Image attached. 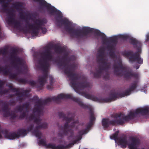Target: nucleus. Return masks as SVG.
Here are the masks:
<instances>
[{
    "instance_id": "3",
    "label": "nucleus",
    "mask_w": 149,
    "mask_h": 149,
    "mask_svg": "<svg viewBox=\"0 0 149 149\" xmlns=\"http://www.w3.org/2000/svg\"><path fill=\"white\" fill-rule=\"evenodd\" d=\"M53 48L52 44H49L43 47V50L38 54V62L40 64L41 69L42 71V75L39 76L38 82L40 85L37 87L42 88L46 83L48 76L50 62L53 61V56L51 50Z\"/></svg>"
},
{
    "instance_id": "39",
    "label": "nucleus",
    "mask_w": 149,
    "mask_h": 149,
    "mask_svg": "<svg viewBox=\"0 0 149 149\" xmlns=\"http://www.w3.org/2000/svg\"><path fill=\"white\" fill-rule=\"evenodd\" d=\"M114 130H116V129L115 128H114V129H113Z\"/></svg>"
},
{
    "instance_id": "10",
    "label": "nucleus",
    "mask_w": 149,
    "mask_h": 149,
    "mask_svg": "<svg viewBox=\"0 0 149 149\" xmlns=\"http://www.w3.org/2000/svg\"><path fill=\"white\" fill-rule=\"evenodd\" d=\"M95 32L97 36L101 37L102 42L103 44L107 42V48L109 51V54L112 57H113L115 55L114 52L113 51L115 49L118 38H120L124 40H126L127 38V36L123 35H121L119 37L115 36L108 38L104 33L101 32L98 30H95Z\"/></svg>"
},
{
    "instance_id": "20",
    "label": "nucleus",
    "mask_w": 149,
    "mask_h": 149,
    "mask_svg": "<svg viewBox=\"0 0 149 149\" xmlns=\"http://www.w3.org/2000/svg\"><path fill=\"white\" fill-rule=\"evenodd\" d=\"M72 145L71 144H70L68 146H64L63 145H58L56 146L54 144L49 143L46 145V148L51 149H64L70 146V145Z\"/></svg>"
},
{
    "instance_id": "1",
    "label": "nucleus",
    "mask_w": 149,
    "mask_h": 149,
    "mask_svg": "<svg viewBox=\"0 0 149 149\" xmlns=\"http://www.w3.org/2000/svg\"><path fill=\"white\" fill-rule=\"evenodd\" d=\"M70 99L78 103L81 107V100L77 97H74L70 94H65L61 93L58 95L57 96H54L52 97H48L45 100L42 98L38 99L36 95L34 96L30 101H36L34 108L33 110V113L34 114H31L29 117L30 120H33L34 123L37 125L34 127L33 124H30L27 127V130L24 128L18 129L17 134L18 138L19 136H24L27 135V131L32 132V134L38 139L41 137L42 133L38 130L42 128H46L48 127L47 123H44L40 125L41 121L40 116L43 114V109L44 106L53 101L56 103L60 102L62 99Z\"/></svg>"
},
{
    "instance_id": "24",
    "label": "nucleus",
    "mask_w": 149,
    "mask_h": 149,
    "mask_svg": "<svg viewBox=\"0 0 149 149\" xmlns=\"http://www.w3.org/2000/svg\"><path fill=\"white\" fill-rule=\"evenodd\" d=\"M54 50L57 53H61L65 52V49L64 48L60 46H55L54 47Z\"/></svg>"
},
{
    "instance_id": "22",
    "label": "nucleus",
    "mask_w": 149,
    "mask_h": 149,
    "mask_svg": "<svg viewBox=\"0 0 149 149\" xmlns=\"http://www.w3.org/2000/svg\"><path fill=\"white\" fill-rule=\"evenodd\" d=\"M49 78L50 85H47V88L48 90H50L53 88V86L55 80L53 77L51 75L49 76Z\"/></svg>"
},
{
    "instance_id": "30",
    "label": "nucleus",
    "mask_w": 149,
    "mask_h": 149,
    "mask_svg": "<svg viewBox=\"0 0 149 149\" xmlns=\"http://www.w3.org/2000/svg\"><path fill=\"white\" fill-rule=\"evenodd\" d=\"M27 83H28L31 86L34 87L36 86L37 83L35 81L32 80H31L29 81L28 80V82Z\"/></svg>"
},
{
    "instance_id": "6",
    "label": "nucleus",
    "mask_w": 149,
    "mask_h": 149,
    "mask_svg": "<svg viewBox=\"0 0 149 149\" xmlns=\"http://www.w3.org/2000/svg\"><path fill=\"white\" fill-rule=\"evenodd\" d=\"M71 114L70 113H68L66 116L64 113L62 112L58 113V115L60 118H63V119L66 121L63 127H61V130L59 131L58 135L59 136L62 137L64 135L69 136L68 139L73 137L74 135L73 130L72 128L76 127L77 128V126L79 125V122L78 120L74 121V117L72 116L69 118V116Z\"/></svg>"
},
{
    "instance_id": "21",
    "label": "nucleus",
    "mask_w": 149,
    "mask_h": 149,
    "mask_svg": "<svg viewBox=\"0 0 149 149\" xmlns=\"http://www.w3.org/2000/svg\"><path fill=\"white\" fill-rule=\"evenodd\" d=\"M23 3L20 1L17 2L13 4V7L18 11L22 10V8L23 6Z\"/></svg>"
},
{
    "instance_id": "19",
    "label": "nucleus",
    "mask_w": 149,
    "mask_h": 149,
    "mask_svg": "<svg viewBox=\"0 0 149 149\" xmlns=\"http://www.w3.org/2000/svg\"><path fill=\"white\" fill-rule=\"evenodd\" d=\"M89 110L90 111V121L89 123L87 124L86 125V128L85 129H86V131L89 129L93 125V121L95 119L94 112L93 110L91 108H89Z\"/></svg>"
},
{
    "instance_id": "41",
    "label": "nucleus",
    "mask_w": 149,
    "mask_h": 149,
    "mask_svg": "<svg viewBox=\"0 0 149 149\" xmlns=\"http://www.w3.org/2000/svg\"><path fill=\"white\" fill-rule=\"evenodd\" d=\"M59 129H60L61 128H60V127H59Z\"/></svg>"
},
{
    "instance_id": "14",
    "label": "nucleus",
    "mask_w": 149,
    "mask_h": 149,
    "mask_svg": "<svg viewBox=\"0 0 149 149\" xmlns=\"http://www.w3.org/2000/svg\"><path fill=\"white\" fill-rule=\"evenodd\" d=\"M125 55L127 57L130 56L129 61L130 63H137L142 64L143 63V59L140 57V54L137 52L134 53L132 51H129L125 53Z\"/></svg>"
},
{
    "instance_id": "40",
    "label": "nucleus",
    "mask_w": 149,
    "mask_h": 149,
    "mask_svg": "<svg viewBox=\"0 0 149 149\" xmlns=\"http://www.w3.org/2000/svg\"><path fill=\"white\" fill-rule=\"evenodd\" d=\"M54 62H56V61H55Z\"/></svg>"
},
{
    "instance_id": "32",
    "label": "nucleus",
    "mask_w": 149,
    "mask_h": 149,
    "mask_svg": "<svg viewBox=\"0 0 149 149\" xmlns=\"http://www.w3.org/2000/svg\"><path fill=\"white\" fill-rule=\"evenodd\" d=\"M86 129H84L79 130L78 132V134L82 136L83 135L86 133Z\"/></svg>"
},
{
    "instance_id": "34",
    "label": "nucleus",
    "mask_w": 149,
    "mask_h": 149,
    "mask_svg": "<svg viewBox=\"0 0 149 149\" xmlns=\"http://www.w3.org/2000/svg\"><path fill=\"white\" fill-rule=\"evenodd\" d=\"M21 11L19 12V15L20 18L23 20L25 19V17L24 15V13L23 11L22 10H21Z\"/></svg>"
},
{
    "instance_id": "11",
    "label": "nucleus",
    "mask_w": 149,
    "mask_h": 149,
    "mask_svg": "<svg viewBox=\"0 0 149 149\" xmlns=\"http://www.w3.org/2000/svg\"><path fill=\"white\" fill-rule=\"evenodd\" d=\"M113 68L114 74L117 76L124 75L127 79L132 77L136 78L138 77V73H133L132 71H127V67L123 65L121 60H119L114 63Z\"/></svg>"
},
{
    "instance_id": "17",
    "label": "nucleus",
    "mask_w": 149,
    "mask_h": 149,
    "mask_svg": "<svg viewBox=\"0 0 149 149\" xmlns=\"http://www.w3.org/2000/svg\"><path fill=\"white\" fill-rule=\"evenodd\" d=\"M0 104H2V109L4 112L3 116L5 117L10 116L12 119H14L17 117L15 113H10V109L8 108V104L6 102H3L0 100Z\"/></svg>"
},
{
    "instance_id": "31",
    "label": "nucleus",
    "mask_w": 149,
    "mask_h": 149,
    "mask_svg": "<svg viewBox=\"0 0 149 149\" xmlns=\"http://www.w3.org/2000/svg\"><path fill=\"white\" fill-rule=\"evenodd\" d=\"M38 143L40 145H41L44 146L45 147H46V145L47 144H46L45 140L42 139L39 141L38 142Z\"/></svg>"
},
{
    "instance_id": "12",
    "label": "nucleus",
    "mask_w": 149,
    "mask_h": 149,
    "mask_svg": "<svg viewBox=\"0 0 149 149\" xmlns=\"http://www.w3.org/2000/svg\"><path fill=\"white\" fill-rule=\"evenodd\" d=\"M1 6L3 7L2 8V10H4L5 12L7 13L8 17L7 21L8 24H13L14 27L17 29L23 31L24 30V28L22 26L21 23L15 19L14 10L11 8L6 9V8L7 7V5L6 4H2Z\"/></svg>"
},
{
    "instance_id": "37",
    "label": "nucleus",
    "mask_w": 149,
    "mask_h": 149,
    "mask_svg": "<svg viewBox=\"0 0 149 149\" xmlns=\"http://www.w3.org/2000/svg\"><path fill=\"white\" fill-rule=\"evenodd\" d=\"M149 41V33H147L146 35V41L147 42Z\"/></svg>"
},
{
    "instance_id": "16",
    "label": "nucleus",
    "mask_w": 149,
    "mask_h": 149,
    "mask_svg": "<svg viewBox=\"0 0 149 149\" xmlns=\"http://www.w3.org/2000/svg\"><path fill=\"white\" fill-rule=\"evenodd\" d=\"M29 102H27L24 103L22 106L19 105L17 107V110L21 112L23 111V112L19 116V119H23L25 117L26 113L29 112Z\"/></svg>"
},
{
    "instance_id": "15",
    "label": "nucleus",
    "mask_w": 149,
    "mask_h": 149,
    "mask_svg": "<svg viewBox=\"0 0 149 149\" xmlns=\"http://www.w3.org/2000/svg\"><path fill=\"white\" fill-rule=\"evenodd\" d=\"M118 131H117L113 134L110 136V138L111 139H113L116 142L118 141L120 143V147L122 148H125L127 147V145H128V141L127 140V137L126 135H123L120 139L118 137Z\"/></svg>"
},
{
    "instance_id": "26",
    "label": "nucleus",
    "mask_w": 149,
    "mask_h": 149,
    "mask_svg": "<svg viewBox=\"0 0 149 149\" xmlns=\"http://www.w3.org/2000/svg\"><path fill=\"white\" fill-rule=\"evenodd\" d=\"M8 53V48L6 47L0 48V54H2L3 56H6Z\"/></svg>"
},
{
    "instance_id": "33",
    "label": "nucleus",
    "mask_w": 149,
    "mask_h": 149,
    "mask_svg": "<svg viewBox=\"0 0 149 149\" xmlns=\"http://www.w3.org/2000/svg\"><path fill=\"white\" fill-rule=\"evenodd\" d=\"M82 138V136L79 135H77L75 136V139L73 141L74 143H75L77 142L80 140Z\"/></svg>"
},
{
    "instance_id": "35",
    "label": "nucleus",
    "mask_w": 149,
    "mask_h": 149,
    "mask_svg": "<svg viewBox=\"0 0 149 149\" xmlns=\"http://www.w3.org/2000/svg\"><path fill=\"white\" fill-rule=\"evenodd\" d=\"M15 103V100L13 99H11L9 102V104L10 105H12L14 104Z\"/></svg>"
},
{
    "instance_id": "27",
    "label": "nucleus",
    "mask_w": 149,
    "mask_h": 149,
    "mask_svg": "<svg viewBox=\"0 0 149 149\" xmlns=\"http://www.w3.org/2000/svg\"><path fill=\"white\" fill-rule=\"evenodd\" d=\"M16 80L18 82L22 84H25L28 82V80L26 79L17 78Z\"/></svg>"
},
{
    "instance_id": "18",
    "label": "nucleus",
    "mask_w": 149,
    "mask_h": 149,
    "mask_svg": "<svg viewBox=\"0 0 149 149\" xmlns=\"http://www.w3.org/2000/svg\"><path fill=\"white\" fill-rule=\"evenodd\" d=\"M1 131L5 137L8 139L13 140L16 138H18L17 134L15 132H11L8 133V130L6 129H3Z\"/></svg>"
},
{
    "instance_id": "36",
    "label": "nucleus",
    "mask_w": 149,
    "mask_h": 149,
    "mask_svg": "<svg viewBox=\"0 0 149 149\" xmlns=\"http://www.w3.org/2000/svg\"><path fill=\"white\" fill-rule=\"evenodd\" d=\"M5 82L3 80H0V89L2 88L3 86L5 84Z\"/></svg>"
},
{
    "instance_id": "38",
    "label": "nucleus",
    "mask_w": 149,
    "mask_h": 149,
    "mask_svg": "<svg viewBox=\"0 0 149 149\" xmlns=\"http://www.w3.org/2000/svg\"><path fill=\"white\" fill-rule=\"evenodd\" d=\"M134 68H135L136 69H137L139 68V66H136L135 67H134Z\"/></svg>"
},
{
    "instance_id": "5",
    "label": "nucleus",
    "mask_w": 149,
    "mask_h": 149,
    "mask_svg": "<svg viewBox=\"0 0 149 149\" xmlns=\"http://www.w3.org/2000/svg\"><path fill=\"white\" fill-rule=\"evenodd\" d=\"M96 61L98 64L97 69L95 72H91V73L93 74L95 78H99L102 75H103L104 80H109V76L108 72L111 68V64L109 62L104 47H101L100 48L97 54Z\"/></svg>"
},
{
    "instance_id": "9",
    "label": "nucleus",
    "mask_w": 149,
    "mask_h": 149,
    "mask_svg": "<svg viewBox=\"0 0 149 149\" xmlns=\"http://www.w3.org/2000/svg\"><path fill=\"white\" fill-rule=\"evenodd\" d=\"M26 27L28 29H31V38H34L36 36L39 37L38 34L40 30L42 31L43 34H45L47 31V29L44 26L47 22V21L45 18L40 19H37L33 24H31L29 22L25 21Z\"/></svg>"
},
{
    "instance_id": "25",
    "label": "nucleus",
    "mask_w": 149,
    "mask_h": 149,
    "mask_svg": "<svg viewBox=\"0 0 149 149\" xmlns=\"http://www.w3.org/2000/svg\"><path fill=\"white\" fill-rule=\"evenodd\" d=\"M130 42L134 46L139 45L140 46L141 43L134 39L130 38L129 40Z\"/></svg>"
},
{
    "instance_id": "28",
    "label": "nucleus",
    "mask_w": 149,
    "mask_h": 149,
    "mask_svg": "<svg viewBox=\"0 0 149 149\" xmlns=\"http://www.w3.org/2000/svg\"><path fill=\"white\" fill-rule=\"evenodd\" d=\"M81 95L86 98L89 99L93 100L94 99L93 96L86 93H82Z\"/></svg>"
},
{
    "instance_id": "7",
    "label": "nucleus",
    "mask_w": 149,
    "mask_h": 149,
    "mask_svg": "<svg viewBox=\"0 0 149 149\" xmlns=\"http://www.w3.org/2000/svg\"><path fill=\"white\" fill-rule=\"evenodd\" d=\"M18 52L17 49L13 48L10 54V59L12 61L11 63L17 70L16 73H12L9 75V77L10 79L15 78L17 74L22 72H26L28 70V67L24 61L17 55Z\"/></svg>"
},
{
    "instance_id": "4",
    "label": "nucleus",
    "mask_w": 149,
    "mask_h": 149,
    "mask_svg": "<svg viewBox=\"0 0 149 149\" xmlns=\"http://www.w3.org/2000/svg\"><path fill=\"white\" fill-rule=\"evenodd\" d=\"M149 113V108L146 107L143 109H138L134 112H130L127 116H125L121 113L114 115V119L111 120L108 118H103L102 120V125L104 127L108 128L110 125H123L125 123L134 119L136 116L139 114L146 115Z\"/></svg>"
},
{
    "instance_id": "8",
    "label": "nucleus",
    "mask_w": 149,
    "mask_h": 149,
    "mask_svg": "<svg viewBox=\"0 0 149 149\" xmlns=\"http://www.w3.org/2000/svg\"><path fill=\"white\" fill-rule=\"evenodd\" d=\"M139 81L138 80L133 81L131 83L129 88L123 93H117L115 91H111L109 97L102 98L101 102L103 103H107L114 101L117 98H121L130 95L132 92H134L136 88Z\"/></svg>"
},
{
    "instance_id": "2",
    "label": "nucleus",
    "mask_w": 149,
    "mask_h": 149,
    "mask_svg": "<svg viewBox=\"0 0 149 149\" xmlns=\"http://www.w3.org/2000/svg\"><path fill=\"white\" fill-rule=\"evenodd\" d=\"M75 59L74 56L68 57V54L66 53L58 62V67L63 69L64 73L67 75L70 81V85L77 92L84 89L89 90L92 84L88 82L86 77L81 76L79 74L75 72L76 65L73 63L69 64L70 61H74Z\"/></svg>"
},
{
    "instance_id": "23",
    "label": "nucleus",
    "mask_w": 149,
    "mask_h": 149,
    "mask_svg": "<svg viewBox=\"0 0 149 149\" xmlns=\"http://www.w3.org/2000/svg\"><path fill=\"white\" fill-rule=\"evenodd\" d=\"M9 69L6 66L4 67H0V74L2 73L3 75H7L9 72Z\"/></svg>"
},
{
    "instance_id": "13",
    "label": "nucleus",
    "mask_w": 149,
    "mask_h": 149,
    "mask_svg": "<svg viewBox=\"0 0 149 149\" xmlns=\"http://www.w3.org/2000/svg\"><path fill=\"white\" fill-rule=\"evenodd\" d=\"M6 86L10 88L9 91H12L14 93H16V95H18L17 100L22 101L28 97V93L30 92L28 90H24L23 88L18 89L16 88H13L12 85H6Z\"/></svg>"
},
{
    "instance_id": "29",
    "label": "nucleus",
    "mask_w": 149,
    "mask_h": 149,
    "mask_svg": "<svg viewBox=\"0 0 149 149\" xmlns=\"http://www.w3.org/2000/svg\"><path fill=\"white\" fill-rule=\"evenodd\" d=\"M4 85V84L2 88L1 89H0V90L1 91H0V94L2 95L3 94H5L7 93H8L9 89H3L2 90V88H3V86Z\"/></svg>"
}]
</instances>
